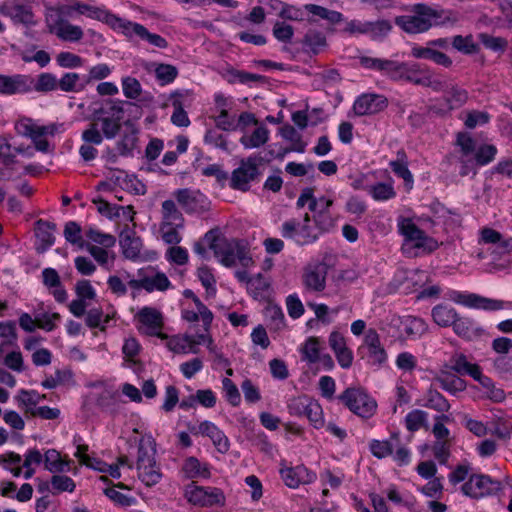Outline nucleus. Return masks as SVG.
I'll return each mask as SVG.
<instances>
[{
    "label": "nucleus",
    "mask_w": 512,
    "mask_h": 512,
    "mask_svg": "<svg viewBox=\"0 0 512 512\" xmlns=\"http://www.w3.org/2000/svg\"><path fill=\"white\" fill-rule=\"evenodd\" d=\"M43 461V455L38 449H28L22 459V472L25 479H30L35 474V466Z\"/></svg>",
    "instance_id": "obj_52"
},
{
    "label": "nucleus",
    "mask_w": 512,
    "mask_h": 512,
    "mask_svg": "<svg viewBox=\"0 0 512 512\" xmlns=\"http://www.w3.org/2000/svg\"><path fill=\"white\" fill-rule=\"evenodd\" d=\"M122 115V107L112 104L109 108L101 109L93 121L105 138L112 139L120 130Z\"/></svg>",
    "instance_id": "obj_23"
},
{
    "label": "nucleus",
    "mask_w": 512,
    "mask_h": 512,
    "mask_svg": "<svg viewBox=\"0 0 512 512\" xmlns=\"http://www.w3.org/2000/svg\"><path fill=\"white\" fill-rule=\"evenodd\" d=\"M203 241L213 251L220 264L227 268L241 266L243 270L235 271V277L240 282H249L248 270L255 266L248 244L244 240L227 239L213 231L205 234Z\"/></svg>",
    "instance_id": "obj_2"
},
{
    "label": "nucleus",
    "mask_w": 512,
    "mask_h": 512,
    "mask_svg": "<svg viewBox=\"0 0 512 512\" xmlns=\"http://www.w3.org/2000/svg\"><path fill=\"white\" fill-rule=\"evenodd\" d=\"M463 425L469 432L478 438L491 435L499 439H506L510 436V431L506 422L500 416H495L490 422L484 423L481 420L465 415L463 417Z\"/></svg>",
    "instance_id": "obj_16"
},
{
    "label": "nucleus",
    "mask_w": 512,
    "mask_h": 512,
    "mask_svg": "<svg viewBox=\"0 0 512 512\" xmlns=\"http://www.w3.org/2000/svg\"><path fill=\"white\" fill-rule=\"evenodd\" d=\"M449 299L456 304L484 311L494 312L504 309L512 310V302L500 299L488 298L475 293L452 291Z\"/></svg>",
    "instance_id": "obj_14"
},
{
    "label": "nucleus",
    "mask_w": 512,
    "mask_h": 512,
    "mask_svg": "<svg viewBox=\"0 0 512 512\" xmlns=\"http://www.w3.org/2000/svg\"><path fill=\"white\" fill-rule=\"evenodd\" d=\"M135 322L141 334L155 336L162 340L167 338V335L162 332L164 319L158 309L148 306L141 308L135 315Z\"/></svg>",
    "instance_id": "obj_17"
},
{
    "label": "nucleus",
    "mask_w": 512,
    "mask_h": 512,
    "mask_svg": "<svg viewBox=\"0 0 512 512\" xmlns=\"http://www.w3.org/2000/svg\"><path fill=\"white\" fill-rule=\"evenodd\" d=\"M138 127L130 121L124 123L123 134L118 141V150L122 155L131 154L138 147Z\"/></svg>",
    "instance_id": "obj_41"
},
{
    "label": "nucleus",
    "mask_w": 512,
    "mask_h": 512,
    "mask_svg": "<svg viewBox=\"0 0 512 512\" xmlns=\"http://www.w3.org/2000/svg\"><path fill=\"white\" fill-rule=\"evenodd\" d=\"M93 203L96 204L98 212L109 219L120 217V212H127L129 221H133L134 219V211L131 206L111 205L100 198L94 199Z\"/></svg>",
    "instance_id": "obj_47"
},
{
    "label": "nucleus",
    "mask_w": 512,
    "mask_h": 512,
    "mask_svg": "<svg viewBox=\"0 0 512 512\" xmlns=\"http://www.w3.org/2000/svg\"><path fill=\"white\" fill-rule=\"evenodd\" d=\"M387 106V99L383 95L363 94L356 99L353 110L356 115L364 116L378 113Z\"/></svg>",
    "instance_id": "obj_35"
},
{
    "label": "nucleus",
    "mask_w": 512,
    "mask_h": 512,
    "mask_svg": "<svg viewBox=\"0 0 512 512\" xmlns=\"http://www.w3.org/2000/svg\"><path fill=\"white\" fill-rule=\"evenodd\" d=\"M397 227L404 237L402 249L405 253L418 255L437 249L438 242L419 229L412 218L400 217L397 221Z\"/></svg>",
    "instance_id": "obj_8"
},
{
    "label": "nucleus",
    "mask_w": 512,
    "mask_h": 512,
    "mask_svg": "<svg viewBox=\"0 0 512 512\" xmlns=\"http://www.w3.org/2000/svg\"><path fill=\"white\" fill-rule=\"evenodd\" d=\"M55 224L44 220H38L35 223V236L37 239V250L45 251L55 242L54 231Z\"/></svg>",
    "instance_id": "obj_42"
},
{
    "label": "nucleus",
    "mask_w": 512,
    "mask_h": 512,
    "mask_svg": "<svg viewBox=\"0 0 512 512\" xmlns=\"http://www.w3.org/2000/svg\"><path fill=\"white\" fill-rule=\"evenodd\" d=\"M445 100L448 110L458 109L467 102L468 92L465 89L454 86L446 94Z\"/></svg>",
    "instance_id": "obj_62"
},
{
    "label": "nucleus",
    "mask_w": 512,
    "mask_h": 512,
    "mask_svg": "<svg viewBox=\"0 0 512 512\" xmlns=\"http://www.w3.org/2000/svg\"><path fill=\"white\" fill-rule=\"evenodd\" d=\"M85 81H81L77 73H66L58 81V87L64 92H77L85 87Z\"/></svg>",
    "instance_id": "obj_58"
},
{
    "label": "nucleus",
    "mask_w": 512,
    "mask_h": 512,
    "mask_svg": "<svg viewBox=\"0 0 512 512\" xmlns=\"http://www.w3.org/2000/svg\"><path fill=\"white\" fill-rule=\"evenodd\" d=\"M129 439L137 444L135 467L138 479L146 487L155 486L163 477L161 465L156 458L157 444L155 438L141 424L132 429V435Z\"/></svg>",
    "instance_id": "obj_3"
},
{
    "label": "nucleus",
    "mask_w": 512,
    "mask_h": 512,
    "mask_svg": "<svg viewBox=\"0 0 512 512\" xmlns=\"http://www.w3.org/2000/svg\"><path fill=\"white\" fill-rule=\"evenodd\" d=\"M456 146L458 147V161L462 176L474 171L476 166L488 165L497 154L496 146L483 144L477 147L476 141L467 133L457 134Z\"/></svg>",
    "instance_id": "obj_5"
},
{
    "label": "nucleus",
    "mask_w": 512,
    "mask_h": 512,
    "mask_svg": "<svg viewBox=\"0 0 512 512\" xmlns=\"http://www.w3.org/2000/svg\"><path fill=\"white\" fill-rule=\"evenodd\" d=\"M279 133L281 137L291 143L290 151L303 153L306 144L302 141L300 134L291 125H285L280 128Z\"/></svg>",
    "instance_id": "obj_56"
},
{
    "label": "nucleus",
    "mask_w": 512,
    "mask_h": 512,
    "mask_svg": "<svg viewBox=\"0 0 512 512\" xmlns=\"http://www.w3.org/2000/svg\"><path fill=\"white\" fill-rule=\"evenodd\" d=\"M0 465L14 477H20L22 472V457L20 454L8 451L0 454Z\"/></svg>",
    "instance_id": "obj_51"
},
{
    "label": "nucleus",
    "mask_w": 512,
    "mask_h": 512,
    "mask_svg": "<svg viewBox=\"0 0 512 512\" xmlns=\"http://www.w3.org/2000/svg\"><path fill=\"white\" fill-rule=\"evenodd\" d=\"M46 22L50 33L55 34L63 41L77 42L83 38L84 33L80 26L61 17L53 19L52 16H47Z\"/></svg>",
    "instance_id": "obj_29"
},
{
    "label": "nucleus",
    "mask_w": 512,
    "mask_h": 512,
    "mask_svg": "<svg viewBox=\"0 0 512 512\" xmlns=\"http://www.w3.org/2000/svg\"><path fill=\"white\" fill-rule=\"evenodd\" d=\"M0 12L5 17H8L15 25L29 27L36 24L31 7L17 0L5 1L0 7Z\"/></svg>",
    "instance_id": "obj_25"
},
{
    "label": "nucleus",
    "mask_w": 512,
    "mask_h": 512,
    "mask_svg": "<svg viewBox=\"0 0 512 512\" xmlns=\"http://www.w3.org/2000/svg\"><path fill=\"white\" fill-rule=\"evenodd\" d=\"M183 497L188 504L194 507L223 506L225 504L224 492L217 487L200 486L191 482L184 486Z\"/></svg>",
    "instance_id": "obj_13"
},
{
    "label": "nucleus",
    "mask_w": 512,
    "mask_h": 512,
    "mask_svg": "<svg viewBox=\"0 0 512 512\" xmlns=\"http://www.w3.org/2000/svg\"><path fill=\"white\" fill-rule=\"evenodd\" d=\"M84 237V249L101 267L110 270L116 257L113 251V247L116 244V238L111 234L104 233L93 227L88 228L84 232Z\"/></svg>",
    "instance_id": "obj_7"
},
{
    "label": "nucleus",
    "mask_w": 512,
    "mask_h": 512,
    "mask_svg": "<svg viewBox=\"0 0 512 512\" xmlns=\"http://www.w3.org/2000/svg\"><path fill=\"white\" fill-rule=\"evenodd\" d=\"M141 345L135 337H126L122 346L123 366L130 368L138 363Z\"/></svg>",
    "instance_id": "obj_48"
},
{
    "label": "nucleus",
    "mask_w": 512,
    "mask_h": 512,
    "mask_svg": "<svg viewBox=\"0 0 512 512\" xmlns=\"http://www.w3.org/2000/svg\"><path fill=\"white\" fill-rule=\"evenodd\" d=\"M322 343L317 337H309L300 347V353L305 361L315 364L320 359Z\"/></svg>",
    "instance_id": "obj_50"
},
{
    "label": "nucleus",
    "mask_w": 512,
    "mask_h": 512,
    "mask_svg": "<svg viewBox=\"0 0 512 512\" xmlns=\"http://www.w3.org/2000/svg\"><path fill=\"white\" fill-rule=\"evenodd\" d=\"M44 467L51 473H64L71 470V460L63 457L56 449H48L43 455Z\"/></svg>",
    "instance_id": "obj_40"
},
{
    "label": "nucleus",
    "mask_w": 512,
    "mask_h": 512,
    "mask_svg": "<svg viewBox=\"0 0 512 512\" xmlns=\"http://www.w3.org/2000/svg\"><path fill=\"white\" fill-rule=\"evenodd\" d=\"M43 283L48 287L57 302H65L67 300V292L61 285L58 272L53 268H45L42 271Z\"/></svg>",
    "instance_id": "obj_43"
},
{
    "label": "nucleus",
    "mask_w": 512,
    "mask_h": 512,
    "mask_svg": "<svg viewBox=\"0 0 512 512\" xmlns=\"http://www.w3.org/2000/svg\"><path fill=\"white\" fill-rule=\"evenodd\" d=\"M175 198L187 213H202L210 206L207 197L198 190L180 189L175 192Z\"/></svg>",
    "instance_id": "obj_28"
},
{
    "label": "nucleus",
    "mask_w": 512,
    "mask_h": 512,
    "mask_svg": "<svg viewBox=\"0 0 512 512\" xmlns=\"http://www.w3.org/2000/svg\"><path fill=\"white\" fill-rule=\"evenodd\" d=\"M438 381L441 384V387L451 394H457L458 392H462L465 390L466 385L465 382L456 377H450L446 372L442 371L438 377Z\"/></svg>",
    "instance_id": "obj_60"
},
{
    "label": "nucleus",
    "mask_w": 512,
    "mask_h": 512,
    "mask_svg": "<svg viewBox=\"0 0 512 512\" xmlns=\"http://www.w3.org/2000/svg\"><path fill=\"white\" fill-rule=\"evenodd\" d=\"M333 201L326 197H320L312 203L311 212L314 213L312 222L318 230V236L330 231L335 226V220L329 212Z\"/></svg>",
    "instance_id": "obj_30"
},
{
    "label": "nucleus",
    "mask_w": 512,
    "mask_h": 512,
    "mask_svg": "<svg viewBox=\"0 0 512 512\" xmlns=\"http://www.w3.org/2000/svg\"><path fill=\"white\" fill-rule=\"evenodd\" d=\"M411 55L416 59L431 60L445 68H449L452 65V60L448 55L433 48L428 43L426 46L414 45L411 49Z\"/></svg>",
    "instance_id": "obj_38"
},
{
    "label": "nucleus",
    "mask_w": 512,
    "mask_h": 512,
    "mask_svg": "<svg viewBox=\"0 0 512 512\" xmlns=\"http://www.w3.org/2000/svg\"><path fill=\"white\" fill-rule=\"evenodd\" d=\"M181 315L187 322L201 321L204 333H209L214 314L199 298H194V304L192 303L185 307Z\"/></svg>",
    "instance_id": "obj_34"
},
{
    "label": "nucleus",
    "mask_w": 512,
    "mask_h": 512,
    "mask_svg": "<svg viewBox=\"0 0 512 512\" xmlns=\"http://www.w3.org/2000/svg\"><path fill=\"white\" fill-rule=\"evenodd\" d=\"M279 474L283 483L291 489H297L301 485L311 484L317 479L316 472L310 470L304 464L291 466L286 462H281Z\"/></svg>",
    "instance_id": "obj_21"
},
{
    "label": "nucleus",
    "mask_w": 512,
    "mask_h": 512,
    "mask_svg": "<svg viewBox=\"0 0 512 512\" xmlns=\"http://www.w3.org/2000/svg\"><path fill=\"white\" fill-rule=\"evenodd\" d=\"M197 278L206 290L207 297H214L216 295V279L213 271L208 266H200L196 271Z\"/></svg>",
    "instance_id": "obj_55"
},
{
    "label": "nucleus",
    "mask_w": 512,
    "mask_h": 512,
    "mask_svg": "<svg viewBox=\"0 0 512 512\" xmlns=\"http://www.w3.org/2000/svg\"><path fill=\"white\" fill-rule=\"evenodd\" d=\"M182 472L187 479H208L211 476L210 465L196 457H188L182 465Z\"/></svg>",
    "instance_id": "obj_44"
},
{
    "label": "nucleus",
    "mask_w": 512,
    "mask_h": 512,
    "mask_svg": "<svg viewBox=\"0 0 512 512\" xmlns=\"http://www.w3.org/2000/svg\"><path fill=\"white\" fill-rule=\"evenodd\" d=\"M269 136V129L262 124H257L252 132H244L239 142L245 149H255L265 145Z\"/></svg>",
    "instance_id": "obj_39"
},
{
    "label": "nucleus",
    "mask_w": 512,
    "mask_h": 512,
    "mask_svg": "<svg viewBox=\"0 0 512 512\" xmlns=\"http://www.w3.org/2000/svg\"><path fill=\"white\" fill-rule=\"evenodd\" d=\"M204 143L225 152H230L229 142L224 134L216 129H209L204 135Z\"/></svg>",
    "instance_id": "obj_64"
},
{
    "label": "nucleus",
    "mask_w": 512,
    "mask_h": 512,
    "mask_svg": "<svg viewBox=\"0 0 512 512\" xmlns=\"http://www.w3.org/2000/svg\"><path fill=\"white\" fill-rule=\"evenodd\" d=\"M128 286L134 290H145L149 293L165 291L171 286V282L165 273L153 266H147L137 271L136 278L128 281Z\"/></svg>",
    "instance_id": "obj_15"
},
{
    "label": "nucleus",
    "mask_w": 512,
    "mask_h": 512,
    "mask_svg": "<svg viewBox=\"0 0 512 512\" xmlns=\"http://www.w3.org/2000/svg\"><path fill=\"white\" fill-rule=\"evenodd\" d=\"M464 495L470 498H482L501 490V482L488 475L474 474L462 485Z\"/></svg>",
    "instance_id": "obj_20"
},
{
    "label": "nucleus",
    "mask_w": 512,
    "mask_h": 512,
    "mask_svg": "<svg viewBox=\"0 0 512 512\" xmlns=\"http://www.w3.org/2000/svg\"><path fill=\"white\" fill-rule=\"evenodd\" d=\"M167 340V348L177 354H190L197 353L198 345H207L210 347L212 345V338L209 333H202L196 336L187 335V334H178L173 335L171 337L166 338Z\"/></svg>",
    "instance_id": "obj_22"
},
{
    "label": "nucleus",
    "mask_w": 512,
    "mask_h": 512,
    "mask_svg": "<svg viewBox=\"0 0 512 512\" xmlns=\"http://www.w3.org/2000/svg\"><path fill=\"white\" fill-rule=\"evenodd\" d=\"M148 71L153 73L160 86H166L174 82L178 76V69L174 65L164 63H151Z\"/></svg>",
    "instance_id": "obj_45"
},
{
    "label": "nucleus",
    "mask_w": 512,
    "mask_h": 512,
    "mask_svg": "<svg viewBox=\"0 0 512 512\" xmlns=\"http://www.w3.org/2000/svg\"><path fill=\"white\" fill-rule=\"evenodd\" d=\"M368 194L378 202H384L391 200L396 197V191L394 188V182L389 179L387 182H379L371 184L368 190Z\"/></svg>",
    "instance_id": "obj_49"
},
{
    "label": "nucleus",
    "mask_w": 512,
    "mask_h": 512,
    "mask_svg": "<svg viewBox=\"0 0 512 512\" xmlns=\"http://www.w3.org/2000/svg\"><path fill=\"white\" fill-rule=\"evenodd\" d=\"M213 98L212 118L216 127L224 131L236 130V116L231 113L235 106L233 98L221 92L215 93Z\"/></svg>",
    "instance_id": "obj_18"
},
{
    "label": "nucleus",
    "mask_w": 512,
    "mask_h": 512,
    "mask_svg": "<svg viewBox=\"0 0 512 512\" xmlns=\"http://www.w3.org/2000/svg\"><path fill=\"white\" fill-rule=\"evenodd\" d=\"M389 325L397 331L400 338L405 340L418 339L428 330V325L422 318L412 315H392Z\"/></svg>",
    "instance_id": "obj_19"
},
{
    "label": "nucleus",
    "mask_w": 512,
    "mask_h": 512,
    "mask_svg": "<svg viewBox=\"0 0 512 512\" xmlns=\"http://www.w3.org/2000/svg\"><path fill=\"white\" fill-rule=\"evenodd\" d=\"M64 237L66 241L79 249H84L85 238H83L82 229L75 221H69L65 224Z\"/></svg>",
    "instance_id": "obj_54"
},
{
    "label": "nucleus",
    "mask_w": 512,
    "mask_h": 512,
    "mask_svg": "<svg viewBox=\"0 0 512 512\" xmlns=\"http://www.w3.org/2000/svg\"><path fill=\"white\" fill-rule=\"evenodd\" d=\"M18 135L29 138L37 151L47 153L51 151L50 138L64 131V125L59 123L40 124L38 121L21 117L14 125Z\"/></svg>",
    "instance_id": "obj_6"
},
{
    "label": "nucleus",
    "mask_w": 512,
    "mask_h": 512,
    "mask_svg": "<svg viewBox=\"0 0 512 512\" xmlns=\"http://www.w3.org/2000/svg\"><path fill=\"white\" fill-rule=\"evenodd\" d=\"M457 20L452 11L417 4L413 6L410 14L396 17L395 23L406 33L416 34L426 32L432 26H443Z\"/></svg>",
    "instance_id": "obj_4"
},
{
    "label": "nucleus",
    "mask_w": 512,
    "mask_h": 512,
    "mask_svg": "<svg viewBox=\"0 0 512 512\" xmlns=\"http://www.w3.org/2000/svg\"><path fill=\"white\" fill-rule=\"evenodd\" d=\"M190 432L196 436L208 437L215 449L225 454L230 448V441L225 433L213 422L204 420L199 422L197 425L190 427Z\"/></svg>",
    "instance_id": "obj_24"
},
{
    "label": "nucleus",
    "mask_w": 512,
    "mask_h": 512,
    "mask_svg": "<svg viewBox=\"0 0 512 512\" xmlns=\"http://www.w3.org/2000/svg\"><path fill=\"white\" fill-rule=\"evenodd\" d=\"M454 333L467 341H475L486 334L485 329L474 319L458 316L452 326Z\"/></svg>",
    "instance_id": "obj_36"
},
{
    "label": "nucleus",
    "mask_w": 512,
    "mask_h": 512,
    "mask_svg": "<svg viewBox=\"0 0 512 512\" xmlns=\"http://www.w3.org/2000/svg\"><path fill=\"white\" fill-rule=\"evenodd\" d=\"M60 12L71 18L84 16L105 23L112 30L122 34L129 40L139 39L157 48H166L168 45L166 39L161 35L151 33L142 24L121 18L109 11L105 6L95 5L92 1L66 0L60 6Z\"/></svg>",
    "instance_id": "obj_1"
},
{
    "label": "nucleus",
    "mask_w": 512,
    "mask_h": 512,
    "mask_svg": "<svg viewBox=\"0 0 512 512\" xmlns=\"http://www.w3.org/2000/svg\"><path fill=\"white\" fill-rule=\"evenodd\" d=\"M304 9L309 13L318 16L321 19H325L332 24L339 23L343 20V15L340 12L329 10L319 5L306 4L304 5Z\"/></svg>",
    "instance_id": "obj_57"
},
{
    "label": "nucleus",
    "mask_w": 512,
    "mask_h": 512,
    "mask_svg": "<svg viewBox=\"0 0 512 512\" xmlns=\"http://www.w3.org/2000/svg\"><path fill=\"white\" fill-rule=\"evenodd\" d=\"M259 175L258 165L255 158L249 157L243 160L240 166L235 169L231 177V186L234 189L246 191L249 184Z\"/></svg>",
    "instance_id": "obj_31"
},
{
    "label": "nucleus",
    "mask_w": 512,
    "mask_h": 512,
    "mask_svg": "<svg viewBox=\"0 0 512 512\" xmlns=\"http://www.w3.org/2000/svg\"><path fill=\"white\" fill-rule=\"evenodd\" d=\"M451 368L459 373V374H467L471 377L477 372L480 368L478 364L471 363L468 361L467 357L462 353H455L450 358Z\"/></svg>",
    "instance_id": "obj_53"
},
{
    "label": "nucleus",
    "mask_w": 512,
    "mask_h": 512,
    "mask_svg": "<svg viewBox=\"0 0 512 512\" xmlns=\"http://www.w3.org/2000/svg\"><path fill=\"white\" fill-rule=\"evenodd\" d=\"M161 108L165 109L172 106L175 110H184L189 107L194 100V92L190 89H176L169 94H163Z\"/></svg>",
    "instance_id": "obj_37"
},
{
    "label": "nucleus",
    "mask_w": 512,
    "mask_h": 512,
    "mask_svg": "<svg viewBox=\"0 0 512 512\" xmlns=\"http://www.w3.org/2000/svg\"><path fill=\"white\" fill-rule=\"evenodd\" d=\"M339 400L356 416L362 419L373 417L378 408L376 399L362 387H348Z\"/></svg>",
    "instance_id": "obj_9"
},
{
    "label": "nucleus",
    "mask_w": 512,
    "mask_h": 512,
    "mask_svg": "<svg viewBox=\"0 0 512 512\" xmlns=\"http://www.w3.org/2000/svg\"><path fill=\"white\" fill-rule=\"evenodd\" d=\"M119 244L125 258L137 261L144 257L142 240L133 229L127 228L121 232Z\"/></svg>",
    "instance_id": "obj_33"
},
{
    "label": "nucleus",
    "mask_w": 512,
    "mask_h": 512,
    "mask_svg": "<svg viewBox=\"0 0 512 512\" xmlns=\"http://www.w3.org/2000/svg\"><path fill=\"white\" fill-rule=\"evenodd\" d=\"M478 242L479 244H498L503 248L509 247V241L503 239L500 232L489 227H484L479 231Z\"/></svg>",
    "instance_id": "obj_61"
},
{
    "label": "nucleus",
    "mask_w": 512,
    "mask_h": 512,
    "mask_svg": "<svg viewBox=\"0 0 512 512\" xmlns=\"http://www.w3.org/2000/svg\"><path fill=\"white\" fill-rule=\"evenodd\" d=\"M281 235L298 245H308L318 239V230L314 227L308 213L285 221L281 226Z\"/></svg>",
    "instance_id": "obj_11"
},
{
    "label": "nucleus",
    "mask_w": 512,
    "mask_h": 512,
    "mask_svg": "<svg viewBox=\"0 0 512 512\" xmlns=\"http://www.w3.org/2000/svg\"><path fill=\"white\" fill-rule=\"evenodd\" d=\"M431 316L438 326L452 327L459 314L453 307L446 304H439L432 309Z\"/></svg>",
    "instance_id": "obj_46"
},
{
    "label": "nucleus",
    "mask_w": 512,
    "mask_h": 512,
    "mask_svg": "<svg viewBox=\"0 0 512 512\" xmlns=\"http://www.w3.org/2000/svg\"><path fill=\"white\" fill-rule=\"evenodd\" d=\"M303 416H306L311 425L316 429H320L325 425L322 406L315 399L311 400Z\"/></svg>",
    "instance_id": "obj_59"
},
{
    "label": "nucleus",
    "mask_w": 512,
    "mask_h": 512,
    "mask_svg": "<svg viewBox=\"0 0 512 512\" xmlns=\"http://www.w3.org/2000/svg\"><path fill=\"white\" fill-rule=\"evenodd\" d=\"M327 266L324 263L307 265L302 273V284L306 291L320 293L326 287Z\"/></svg>",
    "instance_id": "obj_26"
},
{
    "label": "nucleus",
    "mask_w": 512,
    "mask_h": 512,
    "mask_svg": "<svg viewBox=\"0 0 512 512\" xmlns=\"http://www.w3.org/2000/svg\"><path fill=\"white\" fill-rule=\"evenodd\" d=\"M88 449V446L85 444H77L74 456L78 459L79 463L100 473L109 475L114 479H118L121 477V468H133V464L130 462L129 458L126 455L118 457L115 463L108 464L102 461L101 459L91 457L88 454Z\"/></svg>",
    "instance_id": "obj_12"
},
{
    "label": "nucleus",
    "mask_w": 512,
    "mask_h": 512,
    "mask_svg": "<svg viewBox=\"0 0 512 512\" xmlns=\"http://www.w3.org/2000/svg\"><path fill=\"white\" fill-rule=\"evenodd\" d=\"M33 90V79L29 75L0 74V95L25 94Z\"/></svg>",
    "instance_id": "obj_27"
},
{
    "label": "nucleus",
    "mask_w": 512,
    "mask_h": 512,
    "mask_svg": "<svg viewBox=\"0 0 512 512\" xmlns=\"http://www.w3.org/2000/svg\"><path fill=\"white\" fill-rule=\"evenodd\" d=\"M428 70L429 68L422 67L418 63L408 62L404 82L422 86V84L425 83L424 78L426 77Z\"/></svg>",
    "instance_id": "obj_63"
},
{
    "label": "nucleus",
    "mask_w": 512,
    "mask_h": 512,
    "mask_svg": "<svg viewBox=\"0 0 512 512\" xmlns=\"http://www.w3.org/2000/svg\"><path fill=\"white\" fill-rule=\"evenodd\" d=\"M184 217L176 208L172 200L162 203V221L159 232L162 240L169 245H176L181 242V231L184 228Z\"/></svg>",
    "instance_id": "obj_10"
},
{
    "label": "nucleus",
    "mask_w": 512,
    "mask_h": 512,
    "mask_svg": "<svg viewBox=\"0 0 512 512\" xmlns=\"http://www.w3.org/2000/svg\"><path fill=\"white\" fill-rule=\"evenodd\" d=\"M362 348L366 349V357L371 365L381 366L387 361V353L375 329H369L365 332Z\"/></svg>",
    "instance_id": "obj_32"
}]
</instances>
